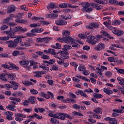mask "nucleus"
Returning a JSON list of instances; mask_svg holds the SVG:
<instances>
[{
	"mask_svg": "<svg viewBox=\"0 0 124 124\" xmlns=\"http://www.w3.org/2000/svg\"><path fill=\"white\" fill-rule=\"evenodd\" d=\"M27 31V30L26 28L23 29L21 26H17L15 27L13 30L11 28L9 31H5V33L8 34V35H10L11 38H16V36L14 35L15 34H16V32L19 31L20 32L24 33V32H26Z\"/></svg>",
	"mask_w": 124,
	"mask_h": 124,
	"instance_id": "f257e3e1",
	"label": "nucleus"
},
{
	"mask_svg": "<svg viewBox=\"0 0 124 124\" xmlns=\"http://www.w3.org/2000/svg\"><path fill=\"white\" fill-rule=\"evenodd\" d=\"M63 38H57V41L59 42H65V43H69V41H71V37L69 36L70 32L68 31L65 30L62 32Z\"/></svg>",
	"mask_w": 124,
	"mask_h": 124,
	"instance_id": "f03ea898",
	"label": "nucleus"
},
{
	"mask_svg": "<svg viewBox=\"0 0 124 124\" xmlns=\"http://www.w3.org/2000/svg\"><path fill=\"white\" fill-rule=\"evenodd\" d=\"M82 7L83 8L81 9L82 11H86V12L93 11V8H90V3L88 2L83 3L82 4Z\"/></svg>",
	"mask_w": 124,
	"mask_h": 124,
	"instance_id": "7ed1b4c3",
	"label": "nucleus"
},
{
	"mask_svg": "<svg viewBox=\"0 0 124 124\" xmlns=\"http://www.w3.org/2000/svg\"><path fill=\"white\" fill-rule=\"evenodd\" d=\"M87 42L90 44H91L92 45H95V44L97 43V41L95 40V37L93 35L87 37Z\"/></svg>",
	"mask_w": 124,
	"mask_h": 124,
	"instance_id": "20e7f679",
	"label": "nucleus"
},
{
	"mask_svg": "<svg viewBox=\"0 0 124 124\" xmlns=\"http://www.w3.org/2000/svg\"><path fill=\"white\" fill-rule=\"evenodd\" d=\"M5 43L8 45V47H9V48H16L17 46V44L13 40L7 41Z\"/></svg>",
	"mask_w": 124,
	"mask_h": 124,
	"instance_id": "39448f33",
	"label": "nucleus"
},
{
	"mask_svg": "<svg viewBox=\"0 0 124 124\" xmlns=\"http://www.w3.org/2000/svg\"><path fill=\"white\" fill-rule=\"evenodd\" d=\"M55 24L58 26H65V25H67V22L63 19H59L55 20Z\"/></svg>",
	"mask_w": 124,
	"mask_h": 124,
	"instance_id": "423d86ee",
	"label": "nucleus"
},
{
	"mask_svg": "<svg viewBox=\"0 0 124 124\" xmlns=\"http://www.w3.org/2000/svg\"><path fill=\"white\" fill-rule=\"evenodd\" d=\"M10 100H12L11 101V103L12 104L17 105L18 104V102H20L21 101V99L18 98H15L13 97H10Z\"/></svg>",
	"mask_w": 124,
	"mask_h": 124,
	"instance_id": "0eeeda50",
	"label": "nucleus"
},
{
	"mask_svg": "<svg viewBox=\"0 0 124 124\" xmlns=\"http://www.w3.org/2000/svg\"><path fill=\"white\" fill-rule=\"evenodd\" d=\"M105 48V45L102 43H99L97 46H95L94 47V50H96V51H101L102 50H104Z\"/></svg>",
	"mask_w": 124,
	"mask_h": 124,
	"instance_id": "6e6552de",
	"label": "nucleus"
},
{
	"mask_svg": "<svg viewBox=\"0 0 124 124\" xmlns=\"http://www.w3.org/2000/svg\"><path fill=\"white\" fill-rule=\"evenodd\" d=\"M88 28L90 30H93V28L95 29H98L99 28V24L96 22H93L90 23V25L88 26Z\"/></svg>",
	"mask_w": 124,
	"mask_h": 124,
	"instance_id": "1a4fd4ad",
	"label": "nucleus"
},
{
	"mask_svg": "<svg viewBox=\"0 0 124 124\" xmlns=\"http://www.w3.org/2000/svg\"><path fill=\"white\" fill-rule=\"evenodd\" d=\"M49 54H51L54 56L56 59H60V56L58 55L59 54H60V52H56V50L54 49L49 48Z\"/></svg>",
	"mask_w": 124,
	"mask_h": 124,
	"instance_id": "9d476101",
	"label": "nucleus"
},
{
	"mask_svg": "<svg viewBox=\"0 0 124 124\" xmlns=\"http://www.w3.org/2000/svg\"><path fill=\"white\" fill-rule=\"evenodd\" d=\"M7 13H11L12 12H14V11H16V6L14 5H12L9 6L7 8Z\"/></svg>",
	"mask_w": 124,
	"mask_h": 124,
	"instance_id": "9b49d317",
	"label": "nucleus"
},
{
	"mask_svg": "<svg viewBox=\"0 0 124 124\" xmlns=\"http://www.w3.org/2000/svg\"><path fill=\"white\" fill-rule=\"evenodd\" d=\"M69 43H72V46L74 48H78V47H80V45L76 43V42H75V41H74V39H73V38L72 37H71V41H69Z\"/></svg>",
	"mask_w": 124,
	"mask_h": 124,
	"instance_id": "f8f14e48",
	"label": "nucleus"
},
{
	"mask_svg": "<svg viewBox=\"0 0 124 124\" xmlns=\"http://www.w3.org/2000/svg\"><path fill=\"white\" fill-rule=\"evenodd\" d=\"M113 33L114 34H116V35H118V36H121V35H123L124 34V31L122 30H118L114 29L112 31Z\"/></svg>",
	"mask_w": 124,
	"mask_h": 124,
	"instance_id": "ddd939ff",
	"label": "nucleus"
},
{
	"mask_svg": "<svg viewBox=\"0 0 124 124\" xmlns=\"http://www.w3.org/2000/svg\"><path fill=\"white\" fill-rule=\"evenodd\" d=\"M56 119H60V120H65V113H57Z\"/></svg>",
	"mask_w": 124,
	"mask_h": 124,
	"instance_id": "4468645a",
	"label": "nucleus"
},
{
	"mask_svg": "<svg viewBox=\"0 0 124 124\" xmlns=\"http://www.w3.org/2000/svg\"><path fill=\"white\" fill-rule=\"evenodd\" d=\"M58 7V4H55L53 2H51L47 7V9H54V8H57Z\"/></svg>",
	"mask_w": 124,
	"mask_h": 124,
	"instance_id": "2eb2a0df",
	"label": "nucleus"
},
{
	"mask_svg": "<svg viewBox=\"0 0 124 124\" xmlns=\"http://www.w3.org/2000/svg\"><path fill=\"white\" fill-rule=\"evenodd\" d=\"M36 99V98L34 96L30 97L29 98L27 99L29 103H31V104H34Z\"/></svg>",
	"mask_w": 124,
	"mask_h": 124,
	"instance_id": "dca6fc26",
	"label": "nucleus"
},
{
	"mask_svg": "<svg viewBox=\"0 0 124 124\" xmlns=\"http://www.w3.org/2000/svg\"><path fill=\"white\" fill-rule=\"evenodd\" d=\"M34 111L36 113H38V112H39L40 113H43L45 112L46 110H45V109H44V108H34Z\"/></svg>",
	"mask_w": 124,
	"mask_h": 124,
	"instance_id": "f3484780",
	"label": "nucleus"
},
{
	"mask_svg": "<svg viewBox=\"0 0 124 124\" xmlns=\"http://www.w3.org/2000/svg\"><path fill=\"white\" fill-rule=\"evenodd\" d=\"M44 29L42 28H34L31 31V32H41V31H43Z\"/></svg>",
	"mask_w": 124,
	"mask_h": 124,
	"instance_id": "a211bd4d",
	"label": "nucleus"
},
{
	"mask_svg": "<svg viewBox=\"0 0 124 124\" xmlns=\"http://www.w3.org/2000/svg\"><path fill=\"white\" fill-rule=\"evenodd\" d=\"M92 6H95L96 7V10H100L103 8V6L101 5H98V4H94L93 3H92L91 4Z\"/></svg>",
	"mask_w": 124,
	"mask_h": 124,
	"instance_id": "6ab92c4d",
	"label": "nucleus"
},
{
	"mask_svg": "<svg viewBox=\"0 0 124 124\" xmlns=\"http://www.w3.org/2000/svg\"><path fill=\"white\" fill-rule=\"evenodd\" d=\"M48 94H45V98L46 99H49V98L51 96V98H54V94L51 92H47Z\"/></svg>",
	"mask_w": 124,
	"mask_h": 124,
	"instance_id": "aec40b11",
	"label": "nucleus"
},
{
	"mask_svg": "<svg viewBox=\"0 0 124 124\" xmlns=\"http://www.w3.org/2000/svg\"><path fill=\"white\" fill-rule=\"evenodd\" d=\"M25 43V47H31V44H32V41L31 39H29L27 42Z\"/></svg>",
	"mask_w": 124,
	"mask_h": 124,
	"instance_id": "412c9836",
	"label": "nucleus"
},
{
	"mask_svg": "<svg viewBox=\"0 0 124 124\" xmlns=\"http://www.w3.org/2000/svg\"><path fill=\"white\" fill-rule=\"evenodd\" d=\"M15 21L17 23H19L20 24H26L27 22V20H23L21 18H16Z\"/></svg>",
	"mask_w": 124,
	"mask_h": 124,
	"instance_id": "4be33fe9",
	"label": "nucleus"
},
{
	"mask_svg": "<svg viewBox=\"0 0 124 124\" xmlns=\"http://www.w3.org/2000/svg\"><path fill=\"white\" fill-rule=\"evenodd\" d=\"M59 53H61L60 57L62 58V59H68V58H69V57L65 54L64 51H60Z\"/></svg>",
	"mask_w": 124,
	"mask_h": 124,
	"instance_id": "5701e85b",
	"label": "nucleus"
},
{
	"mask_svg": "<svg viewBox=\"0 0 124 124\" xmlns=\"http://www.w3.org/2000/svg\"><path fill=\"white\" fill-rule=\"evenodd\" d=\"M34 73H35L36 75L34 76V77L36 78H40L41 77V74H44V73L42 72V71H35L34 72Z\"/></svg>",
	"mask_w": 124,
	"mask_h": 124,
	"instance_id": "b1692460",
	"label": "nucleus"
},
{
	"mask_svg": "<svg viewBox=\"0 0 124 124\" xmlns=\"http://www.w3.org/2000/svg\"><path fill=\"white\" fill-rule=\"evenodd\" d=\"M111 25L113 26H119V25H121V21L116 19L112 22Z\"/></svg>",
	"mask_w": 124,
	"mask_h": 124,
	"instance_id": "393cba45",
	"label": "nucleus"
},
{
	"mask_svg": "<svg viewBox=\"0 0 124 124\" xmlns=\"http://www.w3.org/2000/svg\"><path fill=\"white\" fill-rule=\"evenodd\" d=\"M19 64H21V65H29V63L30 62L28 61L24 60V61H21L19 62Z\"/></svg>",
	"mask_w": 124,
	"mask_h": 124,
	"instance_id": "a878e982",
	"label": "nucleus"
},
{
	"mask_svg": "<svg viewBox=\"0 0 124 124\" xmlns=\"http://www.w3.org/2000/svg\"><path fill=\"white\" fill-rule=\"evenodd\" d=\"M110 124H118V120L116 118H111L110 121H109Z\"/></svg>",
	"mask_w": 124,
	"mask_h": 124,
	"instance_id": "bb28decb",
	"label": "nucleus"
},
{
	"mask_svg": "<svg viewBox=\"0 0 124 124\" xmlns=\"http://www.w3.org/2000/svg\"><path fill=\"white\" fill-rule=\"evenodd\" d=\"M103 90V92H104V93L107 94H108V95H110V94H112L113 93V91L112 90L105 89V88H104Z\"/></svg>",
	"mask_w": 124,
	"mask_h": 124,
	"instance_id": "cd10ccee",
	"label": "nucleus"
},
{
	"mask_svg": "<svg viewBox=\"0 0 124 124\" xmlns=\"http://www.w3.org/2000/svg\"><path fill=\"white\" fill-rule=\"evenodd\" d=\"M14 41L16 44L17 46H18V43L22 42V39L18 36H17L16 38L14 40Z\"/></svg>",
	"mask_w": 124,
	"mask_h": 124,
	"instance_id": "c85d7f7f",
	"label": "nucleus"
},
{
	"mask_svg": "<svg viewBox=\"0 0 124 124\" xmlns=\"http://www.w3.org/2000/svg\"><path fill=\"white\" fill-rule=\"evenodd\" d=\"M121 108L120 109H113V112L115 113H124V106H121Z\"/></svg>",
	"mask_w": 124,
	"mask_h": 124,
	"instance_id": "c756f323",
	"label": "nucleus"
},
{
	"mask_svg": "<svg viewBox=\"0 0 124 124\" xmlns=\"http://www.w3.org/2000/svg\"><path fill=\"white\" fill-rule=\"evenodd\" d=\"M108 61L110 62H118V59L114 57H108Z\"/></svg>",
	"mask_w": 124,
	"mask_h": 124,
	"instance_id": "7c9ffc66",
	"label": "nucleus"
},
{
	"mask_svg": "<svg viewBox=\"0 0 124 124\" xmlns=\"http://www.w3.org/2000/svg\"><path fill=\"white\" fill-rule=\"evenodd\" d=\"M63 48H62L63 51H67V50H69V49H71L72 47L68 45H65L63 46Z\"/></svg>",
	"mask_w": 124,
	"mask_h": 124,
	"instance_id": "2f4dec72",
	"label": "nucleus"
},
{
	"mask_svg": "<svg viewBox=\"0 0 124 124\" xmlns=\"http://www.w3.org/2000/svg\"><path fill=\"white\" fill-rule=\"evenodd\" d=\"M50 122L53 124H59L60 122L55 118H51L50 120Z\"/></svg>",
	"mask_w": 124,
	"mask_h": 124,
	"instance_id": "473e14b6",
	"label": "nucleus"
},
{
	"mask_svg": "<svg viewBox=\"0 0 124 124\" xmlns=\"http://www.w3.org/2000/svg\"><path fill=\"white\" fill-rule=\"evenodd\" d=\"M93 111L96 114H98V113H99L101 114H102V109L100 108H98L94 109Z\"/></svg>",
	"mask_w": 124,
	"mask_h": 124,
	"instance_id": "72a5a7b5",
	"label": "nucleus"
},
{
	"mask_svg": "<svg viewBox=\"0 0 124 124\" xmlns=\"http://www.w3.org/2000/svg\"><path fill=\"white\" fill-rule=\"evenodd\" d=\"M118 81H119V84L124 86V79L123 78H117Z\"/></svg>",
	"mask_w": 124,
	"mask_h": 124,
	"instance_id": "f704fd0d",
	"label": "nucleus"
},
{
	"mask_svg": "<svg viewBox=\"0 0 124 124\" xmlns=\"http://www.w3.org/2000/svg\"><path fill=\"white\" fill-rule=\"evenodd\" d=\"M73 116H78V117H83V114L79 112L74 111L72 112Z\"/></svg>",
	"mask_w": 124,
	"mask_h": 124,
	"instance_id": "c9c22d12",
	"label": "nucleus"
},
{
	"mask_svg": "<svg viewBox=\"0 0 124 124\" xmlns=\"http://www.w3.org/2000/svg\"><path fill=\"white\" fill-rule=\"evenodd\" d=\"M8 64L12 67V69L15 68V69H16V70H19V67L16 66L15 64L12 63V62H9Z\"/></svg>",
	"mask_w": 124,
	"mask_h": 124,
	"instance_id": "e433bc0d",
	"label": "nucleus"
},
{
	"mask_svg": "<svg viewBox=\"0 0 124 124\" xmlns=\"http://www.w3.org/2000/svg\"><path fill=\"white\" fill-rule=\"evenodd\" d=\"M56 62V61L54 59H50L48 61V63L47 64V66H51V64H53Z\"/></svg>",
	"mask_w": 124,
	"mask_h": 124,
	"instance_id": "4c0bfd02",
	"label": "nucleus"
},
{
	"mask_svg": "<svg viewBox=\"0 0 124 124\" xmlns=\"http://www.w3.org/2000/svg\"><path fill=\"white\" fill-rule=\"evenodd\" d=\"M116 70H117L118 73L120 74H124V70L123 69H120V68L115 67L114 68Z\"/></svg>",
	"mask_w": 124,
	"mask_h": 124,
	"instance_id": "58836bf2",
	"label": "nucleus"
},
{
	"mask_svg": "<svg viewBox=\"0 0 124 124\" xmlns=\"http://www.w3.org/2000/svg\"><path fill=\"white\" fill-rule=\"evenodd\" d=\"M93 96L95 97V98H102V97H103L101 94L96 93H94L93 94Z\"/></svg>",
	"mask_w": 124,
	"mask_h": 124,
	"instance_id": "ea45409f",
	"label": "nucleus"
},
{
	"mask_svg": "<svg viewBox=\"0 0 124 124\" xmlns=\"http://www.w3.org/2000/svg\"><path fill=\"white\" fill-rule=\"evenodd\" d=\"M102 33L103 35H104L105 36H108V38H110V39H113V38H114V37H113L112 36H110L109 33L105 31H103Z\"/></svg>",
	"mask_w": 124,
	"mask_h": 124,
	"instance_id": "a19ab883",
	"label": "nucleus"
},
{
	"mask_svg": "<svg viewBox=\"0 0 124 124\" xmlns=\"http://www.w3.org/2000/svg\"><path fill=\"white\" fill-rule=\"evenodd\" d=\"M58 6L60 8H66V7H67V4L60 3V4H59Z\"/></svg>",
	"mask_w": 124,
	"mask_h": 124,
	"instance_id": "79ce46f5",
	"label": "nucleus"
},
{
	"mask_svg": "<svg viewBox=\"0 0 124 124\" xmlns=\"http://www.w3.org/2000/svg\"><path fill=\"white\" fill-rule=\"evenodd\" d=\"M9 38H12L10 37V35H9L8 36L0 37V40H5V41L9 40Z\"/></svg>",
	"mask_w": 124,
	"mask_h": 124,
	"instance_id": "37998d69",
	"label": "nucleus"
},
{
	"mask_svg": "<svg viewBox=\"0 0 124 124\" xmlns=\"http://www.w3.org/2000/svg\"><path fill=\"white\" fill-rule=\"evenodd\" d=\"M21 53V52L18 50L14 51L12 52V55L14 56V57H16V56H18V55H20Z\"/></svg>",
	"mask_w": 124,
	"mask_h": 124,
	"instance_id": "c03bdc74",
	"label": "nucleus"
},
{
	"mask_svg": "<svg viewBox=\"0 0 124 124\" xmlns=\"http://www.w3.org/2000/svg\"><path fill=\"white\" fill-rule=\"evenodd\" d=\"M36 41L38 43H42V42L45 41V38H37Z\"/></svg>",
	"mask_w": 124,
	"mask_h": 124,
	"instance_id": "a18cd8bd",
	"label": "nucleus"
},
{
	"mask_svg": "<svg viewBox=\"0 0 124 124\" xmlns=\"http://www.w3.org/2000/svg\"><path fill=\"white\" fill-rule=\"evenodd\" d=\"M50 70H54L55 71H58L59 70V67L57 65H53L52 66V68L50 69Z\"/></svg>",
	"mask_w": 124,
	"mask_h": 124,
	"instance_id": "49530a36",
	"label": "nucleus"
},
{
	"mask_svg": "<svg viewBox=\"0 0 124 124\" xmlns=\"http://www.w3.org/2000/svg\"><path fill=\"white\" fill-rule=\"evenodd\" d=\"M16 117H20V118H24V119L25 118H27V116L23 114L22 113H17L16 114Z\"/></svg>",
	"mask_w": 124,
	"mask_h": 124,
	"instance_id": "de8ad7c7",
	"label": "nucleus"
},
{
	"mask_svg": "<svg viewBox=\"0 0 124 124\" xmlns=\"http://www.w3.org/2000/svg\"><path fill=\"white\" fill-rule=\"evenodd\" d=\"M6 74L8 77V78H10L12 81H14V80H15V78H14L13 74H7V73Z\"/></svg>",
	"mask_w": 124,
	"mask_h": 124,
	"instance_id": "09e8293b",
	"label": "nucleus"
},
{
	"mask_svg": "<svg viewBox=\"0 0 124 124\" xmlns=\"http://www.w3.org/2000/svg\"><path fill=\"white\" fill-rule=\"evenodd\" d=\"M16 106L14 105H8L7 107L6 108L7 109H9V110H11V111L13 109V108H15Z\"/></svg>",
	"mask_w": 124,
	"mask_h": 124,
	"instance_id": "8fccbe9b",
	"label": "nucleus"
},
{
	"mask_svg": "<svg viewBox=\"0 0 124 124\" xmlns=\"http://www.w3.org/2000/svg\"><path fill=\"white\" fill-rule=\"evenodd\" d=\"M78 36H79V37H80V38H82L83 39L85 38H88V36H87V35L85 34H79L78 35Z\"/></svg>",
	"mask_w": 124,
	"mask_h": 124,
	"instance_id": "3c124183",
	"label": "nucleus"
},
{
	"mask_svg": "<svg viewBox=\"0 0 124 124\" xmlns=\"http://www.w3.org/2000/svg\"><path fill=\"white\" fill-rule=\"evenodd\" d=\"M41 58L42 59H43V60H50V56L43 54Z\"/></svg>",
	"mask_w": 124,
	"mask_h": 124,
	"instance_id": "603ef678",
	"label": "nucleus"
},
{
	"mask_svg": "<svg viewBox=\"0 0 124 124\" xmlns=\"http://www.w3.org/2000/svg\"><path fill=\"white\" fill-rule=\"evenodd\" d=\"M22 83L25 86H31V85H32V83L30 81H23Z\"/></svg>",
	"mask_w": 124,
	"mask_h": 124,
	"instance_id": "864d4df0",
	"label": "nucleus"
},
{
	"mask_svg": "<svg viewBox=\"0 0 124 124\" xmlns=\"http://www.w3.org/2000/svg\"><path fill=\"white\" fill-rule=\"evenodd\" d=\"M111 46L113 47H115L116 48H120L121 49H123L124 47L121 45H117V44H113L111 45Z\"/></svg>",
	"mask_w": 124,
	"mask_h": 124,
	"instance_id": "5fc2aeb1",
	"label": "nucleus"
},
{
	"mask_svg": "<svg viewBox=\"0 0 124 124\" xmlns=\"http://www.w3.org/2000/svg\"><path fill=\"white\" fill-rule=\"evenodd\" d=\"M30 93H31V94H37V93H38V92L35 89H31Z\"/></svg>",
	"mask_w": 124,
	"mask_h": 124,
	"instance_id": "6e6d98bb",
	"label": "nucleus"
},
{
	"mask_svg": "<svg viewBox=\"0 0 124 124\" xmlns=\"http://www.w3.org/2000/svg\"><path fill=\"white\" fill-rule=\"evenodd\" d=\"M11 20H12V16L8 17L4 19V23H8V22L11 21Z\"/></svg>",
	"mask_w": 124,
	"mask_h": 124,
	"instance_id": "4d7b16f0",
	"label": "nucleus"
},
{
	"mask_svg": "<svg viewBox=\"0 0 124 124\" xmlns=\"http://www.w3.org/2000/svg\"><path fill=\"white\" fill-rule=\"evenodd\" d=\"M93 118H95V119H101V115H98L96 113H93Z\"/></svg>",
	"mask_w": 124,
	"mask_h": 124,
	"instance_id": "13d9d810",
	"label": "nucleus"
},
{
	"mask_svg": "<svg viewBox=\"0 0 124 124\" xmlns=\"http://www.w3.org/2000/svg\"><path fill=\"white\" fill-rule=\"evenodd\" d=\"M80 95H82V96H83L84 97H85L86 98H88V95L85 93V92L81 91L79 92Z\"/></svg>",
	"mask_w": 124,
	"mask_h": 124,
	"instance_id": "bf43d9fd",
	"label": "nucleus"
},
{
	"mask_svg": "<svg viewBox=\"0 0 124 124\" xmlns=\"http://www.w3.org/2000/svg\"><path fill=\"white\" fill-rule=\"evenodd\" d=\"M39 68H42L43 70H47V71L49 70V67H46L43 65H39Z\"/></svg>",
	"mask_w": 124,
	"mask_h": 124,
	"instance_id": "052dcab7",
	"label": "nucleus"
},
{
	"mask_svg": "<svg viewBox=\"0 0 124 124\" xmlns=\"http://www.w3.org/2000/svg\"><path fill=\"white\" fill-rule=\"evenodd\" d=\"M72 11V10L71 9H64L63 10V12L64 13H69Z\"/></svg>",
	"mask_w": 124,
	"mask_h": 124,
	"instance_id": "680f3d73",
	"label": "nucleus"
},
{
	"mask_svg": "<svg viewBox=\"0 0 124 124\" xmlns=\"http://www.w3.org/2000/svg\"><path fill=\"white\" fill-rule=\"evenodd\" d=\"M51 39H52V38L46 37H45V42L46 43H49V42H50V40H51Z\"/></svg>",
	"mask_w": 124,
	"mask_h": 124,
	"instance_id": "e2e57ef3",
	"label": "nucleus"
},
{
	"mask_svg": "<svg viewBox=\"0 0 124 124\" xmlns=\"http://www.w3.org/2000/svg\"><path fill=\"white\" fill-rule=\"evenodd\" d=\"M0 58H8V54L1 53L0 54Z\"/></svg>",
	"mask_w": 124,
	"mask_h": 124,
	"instance_id": "0e129e2a",
	"label": "nucleus"
},
{
	"mask_svg": "<svg viewBox=\"0 0 124 124\" xmlns=\"http://www.w3.org/2000/svg\"><path fill=\"white\" fill-rule=\"evenodd\" d=\"M96 39H95V40H96L97 43V41H99V40L102 38V36L101 35H96Z\"/></svg>",
	"mask_w": 124,
	"mask_h": 124,
	"instance_id": "69168bd1",
	"label": "nucleus"
},
{
	"mask_svg": "<svg viewBox=\"0 0 124 124\" xmlns=\"http://www.w3.org/2000/svg\"><path fill=\"white\" fill-rule=\"evenodd\" d=\"M35 117L36 119H38V120H41V119H43V118L42 116H40L37 113H35Z\"/></svg>",
	"mask_w": 124,
	"mask_h": 124,
	"instance_id": "338daca9",
	"label": "nucleus"
},
{
	"mask_svg": "<svg viewBox=\"0 0 124 124\" xmlns=\"http://www.w3.org/2000/svg\"><path fill=\"white\" fill-rule=\"evenodd\" d=\"M73 108H74L75 109H76L77 110H78V109H80V108H81L80 106H79L78 104L73 105Z\"/></svg>",
	"mask_w": 124,
	"mask_h": 124,
	"instance_id": "774afa93",
	"label": "nucleus"
}]
</instances>
